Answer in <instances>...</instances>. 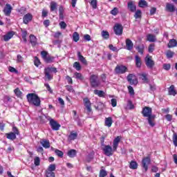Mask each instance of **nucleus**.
I'll list each match as a JSON object with an SVG mask.
<instances>
[{"label":"nucleus","instance_id":"obj_1","mask_svg":"<svg viewBox=\"0 0 177 177\" xmlns=\"http://www.w3.org/2000/svg\"><path fill=\"white\" fill-rule=\"evenodd\" d=\"M121 140V138L118 136L113 140V147L110 145H104L102 150L104 151V154L107 156L108 157H111L114 154V151H117V149L118 147V143H120Z\"/></svg>","mask_w":177,"mask_h":177},{"label":"nucleus","instance_id":"obj_2","mask_svg":"<svg viewBox=\"0 0 177 177\" xmlns=\"http://www.w3.org/2000/svg\"><path fill=\"white\" fill-rule=\"evenodd\" d=\"M28 102L37 107L41 105V99L35 93H29L26 95Z\"/></svg>","mask_w":177,"mask_h":177},{"label":"nucleus","instance_id":"obj_3","mask_svg":"<svg viewBox=\"0 0 177 177\" xmlns=\"http://www.w3.org/2000/svg\"><path fill=\"white\" fill-rule=\"evenodd\" d=\"M90 83L92 88H97V86H100V80H99V77L96 75H91Z\"/></svg>","mask_w":177,"mask_h":177},{"label":"nucleus","instance_id":"obj_4","mask_svg":"<svg viewBox=\"0 0 177 177\" xmlns=\"http://www.w3.org/2000/svg\"><path fill=\"white\" fill-rule=\"evenodd\" d=\"M52 73H57V69L52 67L45 68L44 74L48 81H50V80L53 78V75H52Z\"/></svg>","mask_w":177,"mask_h":177},{"label":"nucleus","instance_id":"obj_5","mask_svg":"<svg viewBox=\"0 0 177 177\" xmlns=\"http://www.w3.org/2000/svg\"><path fill=\"white\" fill-rule=\"evenodd\" d=\"M151 162V160L150 159V156L142 158V167L145 169V172H147V169H149V165H150Z\"/></svg>","mask_w":177,"mask_h":177},{"label":"nucleus","instance_id":"obj_6","mask_svg":"<svg viewBox=\"0 0 177 177\" xmlns=\"http://www.w3.org/2000/svg\"><path fill=\"white\" fill-rule=\"evenodd\" d=\"M128 71V68L124 65H118L115 68L116 74H125Z\"/></svg>","mask_w":177,"mask_h":177},{"label":"nucleus","instance_id":"obj_7","mask_svg":"<svg viewBox=\"0 0 177 177\" xmlns=\"http://www.w3.org/2000/svg\"><path fill=\"white\" fill-rule=\"evenodd\" d=\"M151 113H152V109L149 106H145L142 109V114L143 117H147L148 118H150L153 115H151Z\"/></svg>","mask_w":177,"mask_h":177},{"label":"nucleus","instance_id":"obj_8","mask_svg":"<svg viewBox=\"0 0 177 177\" xmlns=\"http://www.w3.org/2000/svg\"><path fill=\"white\" fill-rule=\"evenodd\" d=\"M145 64L148 68H153L154 67V61L151 59V56L147 55L145 57Z\"/></svg>","mask_w":177,"mask_h":177},{"label":"nucleus","instance_id":"obj_9","mask_svg":"<svg viewBox=\"0 0 177 177\" xmlns=\"http://www.w3.org/2000/svg\"><path fill=\"white\" fill-rule=\"evenodd\" d=\"M127 81L131 84V85H136L138 84V78L133 74H129L127 76Z\"/></svg>","mask_w":177,"mask_h":177},{"label":"nucleus","instance_id":"obj_10","mask_svg":"<svg viewBox=\"0 0 177 177\" xmlns=\"http://www.w3.org/2000/svg\"><path fill=\"white\" fill-rule=\"evenodd\" d=\"M122 26L118 24H116L113 28L114 32L116 35H122Z\"/></svg>","mask_w":177,"mask_h":177},{"label":"nucleus","instance_id":"obj_11","mask_svg":"<svg viewBox=\"0 0 177 177\" xmlns=\"http://www.w3.org/2000/svg\"><path fill=\"white\" fill-rule=\"evenodd\" d=\"M50 125L53 131H59V129H60V124L53 119L50 120Z\"/></svg>","mask_w":177,"mask_h":177},{"label":"nucleus","instance_id":"obj_12","mask_svg":"<svg viewBox=\"0 0 177 177\" xmlns=\"http://www.w3.org/2000/svg\"><path fill=\"white\" fill-rule=\"evenodd\" d=\"M15 34H16L15 31H10L7 32L6 35L3 36V41H5L6 42H8L9 39H12V38H13V35H15Z\"/></svg>","mask_w":177,"mask_h":177},{"label":"nucleus","instance_id":"obj_13","mask_svg":"<svg viewBox=\"0 0 177 177\" xmlns=\"http://www.w3.org/2000/svg\"><path fill=\"white\" fill-rule=\"evenodd\" d=\"M84 106L88 111V113H91V111H92V107H91V101L89 100V99L88 98H84L83 100Z\"/></svg>","mask_w":177,"mask_h":177},{"label":"nucleus","instance_id":"obj_14","mask_svg":"<svg viewBox=\"0 0 177 177\" xmlns=\"http://www.w3.org/2000/svg\"><path fill=\"white\" fill-rule=\"evenodd\" d=\"M13 8H12V6L10 4H6L4 9L3 12L6 16H10V13H12V10Z\"/></svg>","mask_w":177,"mask_h":177},{"label":"nucleus","instance_id":"obj_15","mask_svg":"<svg viewBox=\"0 0 177 177\" xmlns=\"http://www.w3.org/2000/svg\"><path fill=\"white\" fill-rule=\"evenodd\" d=\"M32 20V15L28 13L24 16L23 21L24 24H28Z\"/></svg>","mask_w":177,"mask_h":177},{"label":"nucleus","instance_id":"obj_16","mask_svg":"<svg viewBox=\"0 0 177 177\" xmlns=\"http://www.w3.org/2000/svg\"><path fill=\"white\" fill-rule=\"evenodd\" d=\"M40 144L44 149H49L50 147V142L48 140L43 139L40 140Z\"/></svg>","mask_w":177,"mask_h":177},{"label":"nucleus","instance_id":"obj_17","mask_svg":"<svg viewBox=\"0 0 177 177\" xmlns=\"http://www.w3.org/2000/svg\"><path fill=\"white\" fill-rule=\"evenodd\" d=\"M168 92H169V95L171 96H176L177 92H176V90H175V86L174 85L170 86V87L168 88Z\"/></svg>","mask_w":177,"mask_h":177},{"label":"nucleus","instance_id":"obj_18","mask_svg":"<svg viewBox=\"0 0 177 177\" xmlns=\"http://www.w3.org/2000/svg\"><path fill=\"white\" fill-rule=\"evenodd\" d=\"M113 125V118L111 117L106 118H105V126L110 128Z\"/></svg>","mask_w":177,"mask_h":177},{"label":"nucleus","instance_id":"obj_19","mask_svg":"<svg viewBox=\"0 0 177 177\" xmlns=\"http://www.w3.org/2000/svg\"><path fill=\"white\" fill-rule=\"evenodd\" d=\"M147 39L149 42H156L157 41V38L156 37V36L151 34H149L147 35Z\"/></svg>","mask_w":177,"mask_h":177},{"label":"nucleus","instance_id":"obj_20","mask_svg":"<svg viewBox=\"0 0 177 177\" xmlns=\"http://www.w3.org/2000/svg\"><path fill=\"white\" fill-rule=\"evenodd\" d=\"M166 10H167V12H175V6H174V4L171 3H167L166 5Z\"/></svg>","mask_w":177,"mask_h":177},{"label":"nucleus","instance_id":"obj_21","mask_svg":"<svg viewBox=\"0 0 177 177\" xmlns=\"http://www.w3.org/2000/svg\"><path fill=\"white\" fill-rule=\"evenodd\" d=\"M77 136H78V133H77L76 132L72 131L68 136V139L69 140H75Z\"/></svg>","mask_w":177,"mask_h":177},{"label":"nucleus","instance_id":"obj_22","mask_svg":"<svg viewBox=\"0 0 177 177\" xmlns=\"http://www.w3.org/2000/svg\"><path fill=\"white\" fill-rule=\"evenodd\" d=\"M140 79L145 84H148L149 82V78H147V73H141L140 75Z\"/></svg>","mask_w":177,"mask_h":177},{"label":"nucleus","instance_id":"obj_23","mask_svg":"<svg viewBox=\"0 0 177 177\" xmlns=\"http://www.w3.org/2000/svg\"><path fill=\"white\" fill-rule=\"evenodd\" d=\"M30 38V42L32 45H37V37H35L34 35H30L29 36Z\"/></svg>","mask_w":177,"mask_h":177},{"label":"nucleus","instance_id":"obj_24","mask_svg":"<svg viewBox=\"0 0 177 177\" xmlns=\"http://www.w3.org/2000/svg\"><path fill=\"white\" fill-rule=\"evenodd\" d=\"M128 8L131 12H135V10H136V6L133 4V2L130 1L128 3Z\"/></svg>","mask_w":177,"mask_h":177},{"label":"nucleus","instance_id":"obj_25","mask_svg":"<svg viewBox=\"0 0 177 177\" xmlns=\"http://www.w3.org/2000/svg\"><path fill=\"white\" fill-rule=\"evenodd\" d=\"M74 78H76V80H79L80 81H83L84 76H82V74L78 72H75L73 75Z\"/></svg>","mask_w":177,"mask_h":177},{"label":"nucleus","instance_id":"obj_26","mask_svg":"<svg viewBox=\"0 0 177 177\" xmlns=\"http://www.w3.org/2000/svg\"><path fill=\"white\" fill-rule=\"evenodd\" d=\"M7 139H10V140H15L16 139V134L13 132H10L6 133Z\"/></svg>","mask_w":177,"mask_h":177},{"label":"nucleus","instance_id":"obj_27","mask_svg":"<svg viewBox=\"0 0 177 177\" xmlns=\"http://www.w3.org/2000/svg\"><path fill=\"white\" fill-rule=\"evenodd\" d=\"M136 67H141L142 59L138 55H136Z\"/></svg>","mask_w":177,"mask_h":177},{"label":"nucleus","instance_id":"obj_28","mask_svg":"<svg viewBox=\"0 0 177 177\" xmlns=\"http://www.w3.org/2000/svg\"><path fill=\"white\" fill-rule=\"evenodd\" d=\"M44 60L46 63H53V62H55V58L50 55H48Z\"/></svg>","mask_w":177,"mask_h":177},{"label":"nucleus","instance_id":"obj_29","mask_svg":"<svg viewBox=\"0 0 177 177\" xmlns=\"http://www.w3.org/2000/svg\"><path fill=\"white\" fill-rule=\"evenodd\" d=\"M68 156L71 158L75 157V156H77V151H75V149L70 150L69 151H68Z\"/></svg>","mask_w":177,"mask_h":177},{"label":"nucleus","instance_id":"obj_30","mask_svg":"<svg viewBox=\"0 0 177 177\" xmlns=\"http://www.w3.org/2000/svg\"><path fill=\"white\" fill-rule=\"evenodd\" d=\"M50 8L51 12L56 10V9H57V3H56V2H55V1H52L50 3Z\"/></svg>","mask_w":177,"mask_h":177},{"label":"nucleus","instance_id":"obj_31","mask_svg":"<svg viewBox=\"0 0 177 177\" xmlns=\"http://www.w3.org/2000/svg\"><path fill=\"white\" fill-rule=\"evenodd\" d=\"M129 168L131 169H138V162L135 161H131L129 165Z\"/></svg>","mask_w":177,"mask_h":177},{"label":"nucleus","instance_id":"obj_32","mask_svg":"<svg viewBox=\"0 0 177 177\" xmlns=\"http://www.w3.org/2000/svg\"><path fill=\"white\" fill-rule=\"evenodd\" d=\"M154 118H156V115H153L151 118H148V123L151 127H154Z\"/></svg>","mask_w":177,"mask_h":177},{"label":"nucleus","instance_id":"obj_33","mask_svg":"<svg viewBox=\"0 0 177 177\" xmlns=\"http://www.w3.org/2000/svg\"><path fill=\"white\" fill-rule=\"evenodd\" d=\"M73 39L75 42H78L80 41V34L77 32H73Z\"/></svg>","mask_w":177,"mask_h":177},{"label":"nucleus","instance_id":"obj_34","mask_svg":"<svg viewBox=\"0 0 177 177\" xmlns=\"http://www.w3.org/2000/svg\"><path fill=\"white\" fill-rule=\"evenodd\" d=\"M21 32H22V39L26 42L27 41V34L28 32L27 30H24V29H21Z\"/></svg>","mask_w":177,"mask_h":177},{"label":"nucleus","instance_id":"obj_35","mask_svg":"<svg viewBox=\"0 0 177 177\" xmlns=\"http://www.w3.org/2000/svg\"><path fill=\"white\" fill-rule=\"evenodd\" d=\"M101 35L102 38H104L105 39H109V37H110V34L106 30H102L101 32Z\"/></svg>","mask_w":177,"mask_h":177},{"label":"nucleus","instance_id":"obj_36","mask_svg":"<svg viewBox=\"0 0 177 177\" xmlns=\"http://www.w3.org/2000/svg\"><path fill=\"white\" fill-rule=\"evenodd\" d=\"M14 93H15L17 97H21V95L23 93H21V91H20V88H17L14 90Z\"/></svg>","mask_w":177,"mask_h":177},{"label":"nucleus","instance_id":"obj_37","mask_svg":"<svg viewBox=\"0 0 177 177\" xmlns=\"http://www.w3.org/2000/svg\"><path fill=\"white\" fill-rule=\"evenodd\" d=\"M73 68H75V70H77V71H80L82 68L81 64H80V62H75L73 64Z\"/></svg>","mask_w":177,"mask_h":177},{"label":"nucleus","instance_id":"obj_38","mask_svg":"<svg viewBox=\"0 0 177 177\" xmlns=\"http://www.w3.org/2000/svg\"><path fill=\"white\" fill-rule=\"evenodd\" d=\"M136 49L139 53L143 55V50H145V46L140 45L136 47Z\"/></svg>","mask_w":177,"mask_h":177},{"label":"nucleus","instance_id":"obj_39","mask_svg":"<svg viewBox=\"0 0 177 177\" xmlns=\"http://www.w3.org/2000/svg\"><path fill=\"white\" fill-rule=\"evenodd\" d=\"M78 57L79 60H80L83 64H87L86 59H85V57L84 56L81 55V53H78Z\"/></svg>","mask_w":177,"mask_h":177},{"label":"nucleus","instance_id":"obj_40","mask_svg":"<svg viewBox=\"0 0 177 177\" xmlns=\"http://www.w3.org/2000/svg\"><path fill=\"white\" fill-rule=\"evenodd\" d=\"M95 95H97V96H100V97H102L104 95V92L103 91H99V90H94Z\"/></svg>","mask_w":177,"mask_h":177},{"label":"nucleus","instance_id":"obj_41","mask_svg":"<svg viewBox=\"0 0 177 177\" xmlns=\"http://www.w3.org/2000/svg\"><path fill=\"white\" fill-rule=\"evenodd\" d=\"M138 6L140 8H145V6H147V2L145 0H140L138 3Z\"/></svg>","mask_w":177,"mask_h":177},{"label":"nucleus","instance_id":"obj_42","mask_svg":"<svg viewBox=\"0 0 177 177\" xmlns=\"http://www.w3.org/2000/svg\"><path fill=\"white\" fill-rule=\"evenodd\" d=\"M55 170H56V165L55 164L50 165L47 169V171L50 172H53V171H55Z\"/></svg>","mask_w":177,"mask_h":177},{"label":"nucleus","instance_id":"obj_43","mask_svg":"<svg viewBox=\"0 0 177 177\" xmlns=\"http://www.w3.org/2000/svg\"><path fill=\"white\" fill-rule=\"evenodd\" d=\"M135 19H140L142 17V11L140 10H138L134 15Z\"/></svg>","mask_w":177,"mask_h":177},{"label":"nucleus","instance_id":"obj_44","mask_svg":"<svg viewBox=\"0 0 177 177\" xmlns=\"http://www.w3.org/2000/svg\"><path fill=\"white\" fill-rule=\"evenodd\" d=\"M174 53L171 50H168L166 52V56H167V59H171V58L174 57Z\"/></svg>","mask_w":177,"mask_h":177},{"label":"nucleus","instance_id":"obj_45","mask_svg":"<svg viewBox=\"0 0 177 177\" xmlns=\"http://www.w3.org/2000/svg\"><path fill=\"white\" fill-rule=\"evenodd\" d=\"M127 107L130 110H132V109H135V106H133V104L132 103V101H131V100L127 101Z\"/></svg>","mask_w":177,"mask_h":177},{"label":"nucleus","instance_id":"obj_46","mask_svg":"<svg viewBox=\"0 0 177 177\" xmlns=\"http://www.w3.org/2000/svg\"><path fill=\"white\" fill-rule=\"evenodd\" d=\"M118 8H114L112 10H111V15H113V16H117L118 15Z\"/></svg>","mask_w":177,"mask_h":177},{"label":"nucleus","instance_id":"obj_47","mask_svg":"<svg viewBox=\"0 0 177 177\" xmlns=\"http://www.w3.org/2000/svg\"><path fill=\"white\" fill-rule=\"evenodd\" d=\"M91 5L93 9H96L97 8V1L91 0Z\"/></svg>","mask_w":177,"mask_h":177},{"label":"nucleus","instance_id":"obj_48","mask_svg":"<svg viewBox=\"0 0 177 177\" xmlns=\"http://www.w3.org/2000/svg\"><path fill=\"white\" fill-rule=\"evenodd\" d=\"M109 48L111 50H113V52H118V50H120V48H116L115 46H114L113 45H109Z\"/></svg>","mask_w":177,"mask_h":177},{"label":"nucleus","instance_id":"obj_49","mask_svg":"<svg viewBox=\"0 0 177 177\" xmlns=\"http://www.w3.org/2000/svg\"><path fill=\"white\" fill-rule=\"evenodd\" d=\"M46 177H55V173L53 171H48L46 170Z\"/></svg>","mask_w":177,"mask_h":177},{"label":"nucleus","instance_id":"obj_50","mask_svg":"<svg viewBox=\"0 0 177 177\" xmlns=\"http://www.w3.org/2000/svg\"><path fill=\"white\" fill-rule=\"evenodd\" d=\"M100 177H105V176H107V172L104 170V169H102L100 170Z\"/></svg>","mask_w":177,"mask_h":177},{"label":"nucleus","instance_id":"obj_51","mask_svg":"<svg viewBox=\"0 0 177 177\" xmlns=\"http://www.w3.org/2000/svg\"><path fill=\"white\" fill-rule=\"evenodd\" d=\"M59 26L62 30H65V28L67 27V24H66L64 21H61L59 22Z\"/></svg>","mask_w":177,"mask_h":177},{"label":"nucleus","instance_id":"obj_52","mask_svg":"<svg viewBox=\"0 0 177 177\" xmlns=\"http://www.w3.org/2000/svg\"><path fill=\"white\" fill-rule=\"evenodd\" d=\"M34 64H35V66H36V67H38L39 64H41V62L39 61V59H38V57H35Z\"/></svg>","mask_w":177,"mask_h":177},{"label":"nucleus","instance_id":"obj_53","mask_svg":"<svg viewBox=\"0 0 177 177\" xmlns=\"http://www.w3.org/2000/svg\"><path fill=\"white\" fill-rule=\"evenodd\" d=\"M24 60V59L23 58V57H21V55H18L17 56V63H23Z\"/></svg>","mask_w":177,"mask_h":177},{"label":"nucleus","instance_id":"obj_54","mask_svg":"<svg viewBox=\"0 0 177 177\" xmlns=\"http://www.w3.org/2000/svg\"><path fill=\"white\" fill-rule=\"evenodd\" d=\"M55 154H57V156H58V157H63V151L59 150V149H56L55 151Z\"/></svg>","mask_w":177,"mask_h":177},{"label":"nucleus","instance_id":"obj_55","mask_svg":"<svg viewBox=\"0 0 177 177\" xmlns=\"http://www.w3.org/2000/svg\"><path fill=\"white\" fill-rule=\"evenodd\" d=\"M163 68H164V70H166L167 71H168V70H171V64H163Z\"/></svg>","mask_w":177,"mask_h":177},{"label":"nucleus","instance_id":"obj_56","mask_svg":"<svg viewBox=\"0 0 177 177\" xmlns=\"http://www.w3.org/2000/svg\"><path fill=\"white\" fill-rule=\"evenodd\" d=\"M41 55L44 60L49 56V55H48L46 51H41Z\"/></svg>","mask_w":177,"mask_h":177},{"label":"nucleus","instance_id":"obj_57","mask_svg":"<svg viewBox=\"0 0 177 177\" xmlns=\"http://www.w3.org/2000/svg\"><path fill=\"white\" fill-rule=\"evenodd\" d=\"M111 104L112 107H115V106H117V100L114 99V98L111 99Z\"/></svg>","mask_w":177,"mask_h":177},{"label":"nucleus","instance_id":"obj_58","mask_svg":"<svg viewBox=\"0 0 177 177\" xmlns=\"http://www.w3.org/2000/svg\"><path fill=\"white\" fill-rule=\"evenodd\" d=\"M128 90H129V93L130 95H135V91H133V86H128Z\"/></svg>","mask_w":177,"mask_h":177},{"label":"nucleus","instance_id":"obj_59","mask_svg":"<svg viewBox=\"0 0 177 177\" xmlns=\"http://www.w3.org/2000/svg\"><path fill=\"white\" fill-rule=\"evenodd\" d=\"M35 165L38 166L39 165V163L41 162V160H39V157L35 158Z\"/></svg>","mask_w":177,"mask_h":177},{"label":"nucleus","instance_id":"obj_60","mask_svg":"<svg viewBox=\"0 0 177 177\" xmlns=\"http://www.w3.org/2000/svg\"><path fill=\"white\" fill-rule=\"evenodd\" d=\"M153 51H154V45H150L148 48V52H149V53H153Z\"/></svg>","mask_w":177,"mask_h":177},{"label":"nucleus","instance_id":"obj_61","mask_svg":"<svg viewBox=\"0 0 177 177\" xmlns=\"http://www.w3.org/2000/svg\"><path fill=\"white\" fill-rule=\"evenodd\" d=\"M66 91H68V92L73 93L74 92V88L71 86H66Z\"/></svg>","mask_w":177,"mask_h":177},{"label":"nucleus","instance_id":"obj_62","mask_svg":"<svg viewBox=\"0 0 177 177\" xmlns=\"http://www.w3.org/2000/svg\"><path fill=\"white\" fill-rule=\"evenodd\" d=\"M149 88H150V91H151L152 92H154V91H156V84H149Z\"/></svg>","mask_w":177,"mask_h":177},{"label":"nucleus","instance_id":"obj_63","mask_svg":"<svg viewBox=\"0 0 177 177\" xmlns=\"http://www.w3.org/2000/svg\"><path fill=\"white\" fill-rule=\"evenodd\" d=\"M169 45H177L176 39H172L169 41Z\"/></svg>","mask_w":177,"mask_h":177},{"label":"nucleus","instance_id":"obj_64","mask_svg":"<svg viewBox=\"0 0 177 177\" xmlns=\"http://www.w3.org/2000/svg\"><path fill=\"white\" fill-rule=\"evenodd\" d=\"M84 41H91V35H84Z\"/></svg>","mask_w":177,"mask_h":177}]
</instances>
